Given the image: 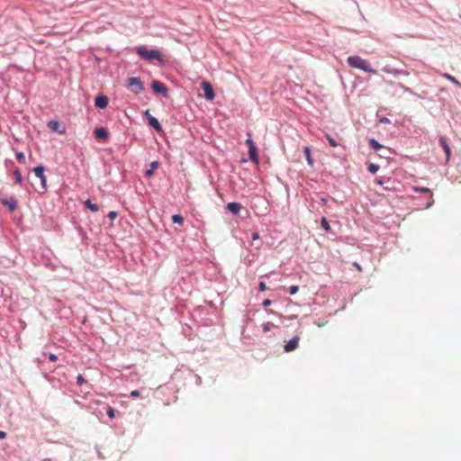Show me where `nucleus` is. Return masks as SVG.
<instances>
[{
  "label": "nucleus",
  "mask_w": 461,
  "mask_h": 461,
  "mask_svg": "<svg viewBox=\"0 0 461 461\" xmlns=\"http://www.w3.org/2000/svg\"><path fill=\"white\" fill-rule=\"evenodd\" d=\"M443 77H444L445 78H447V80H449L450 82H452L453 84H455V85H456V86H460V87H461V83H460V82H458V81L456 80V77H454L453 76H451V75H449V74H444V75H443Z\"/></svg>",
  "instance_id": "obj_22"
},
{
  "label": "nucleus",
  "mask_w": 461,
  "mask_h": 461,
  "mask_svg": "<svg viewBox=\"0 0 461 461\" xmlns=\"http://www.w3.org/2000/svg\"><path fill=\"white\" fill-rule=\"evenodd\" d=\"M16 158L20 163H25V155L23 152L16 154Z\"/></svg>",
  "instance_id": "obj_28"
},
{
  "label": "nucleus",
  "mask_w": 461,
  "mask_h": 461,
  "mask_svg": "<svg viewBox=\"0 0 461 461\" xmlns=\"http://www.w3.org/2000/svg\"><path fill=\"white\" fill-rule=\"evenodd\" d=\"M369 145L373 149L376 151L383 148V146L375 139L369 140Z\"/></svg>",
  "instance_id": "obj_19"
},
{
  "label": "nucleus",
  "mask_w": 461,
  "mask_h": 461,
  "mask_svg": "<svg viewBox=\"0 0 461 461\" xmlns=\"http://www.w3.org/2000/svg\"><path fill=\"white\" fill-rule=\"evenodd\" d=\"M271 303H272V302H271V300H270V299H266V300H264V302H263V303H262V304H263V306L267 307V306H269Z\"/></svg>",
  "instance_id": "obj_36"
},
{
  "label": "nucleus",
  "mask_w": 461,
  "mask_h": 461,
  "mask_svg": "<svg viewBox=\"0 0 461 461\" xmlns=\"http://www.w3.org/2000/svg\"><path fill=\"white\" fill-rule=\"evenodd\" d=\"M259 238V235L258 232H254L253 235H252V239L253 240H258Z\"/></svg>",
  "instance_id": "obj_40"
},
{
  "label": "nucleus",
  "mask_w": 461,
  "mask_h": 461,
  "mask_svg": "<svg viewBox=\"0 0 461 461\" xmlns=\"http://www.w3.org/2000/svg\"><path fill=\"white\" fill-rule=\"evenodd\" d=\"M439 143L446 153L447 161L450 157V148H449L448 144L447 143V140L444 137L439 138Z\"/></svg>",
  "instance_id": "obj_13"
},
{
  "label": "nucleus",
  "mask_w": 461,
  "mask_h": 461,
  "mask_svg": "<svg viewBox=\"0 0 461 461\" xmlns=\"http://www.w3.org/2000/svg\"><path fill=\"white\" fill-rule=\"evenodd\" d=\"M247 135H248V139L246 140V144L248 145L249 149H251V148L255 147V144L251 139V134L249 132Z\"/></svg>",
  "instance_id": "obj_27"
},
{
  "label": "nucleus",
  "mask_w": 461,
  "mask_h": 461,
  "mask_svg": "<svg viewBox=\"0 0 461 461\" xmlns=\"http://www.w3.org/2000/svg\"><path fill=\"white\" fill-rule=\"evenodd\" d=\"M227 209L233 214L237 215L239 214V212H240L241 210V205L238 203H234V202H231V203H229L227 204Z\"/></svg>",
  "instance_id": "obj_11"
},
{
  "label": "nucleus",
  "mask_w": 461,
  "mask_h": 461,
  "mask_svg": "<svg viewBox=\"0 0 461 461\" xmlns=\"http://www.w3.org/2000/svg\"><path fill=\"white\" fill-rule=\"evenodd\" d=\"M49 358L50 361L55 362L58 359V357L55 354H50Z\"/></svg>",
  "instance_id": "obj_37"
},
{
  "label": "nucleus",
  "mask_w": 461,
  "mask_h": 461,
  "mask_svg": "<svg viewBox=\"0 0 461 461\" xmlns=\"http://www.w3.org/2000/svg\"><path fill=\"white\" fill-rule=\"evenodd\" d=\"M48 127L53 131H57L59 130V123L58 121H50L49 123H48Z\"/></svg>",
  "instance_id": "obj_20"
},
{
  "label": "nucleus",
  "mask_w": 461,
  "mask_h": 461,
  "mask_svg": "<svg viewBox=\"0 0 461 461\" xmlns=\"http://www.w3.org/2000/svg\"><path fill=\"white\" fill-rule=\"evenodd\" d=\"M158 167V163L157 161L151 162L150 167L145 172L146 176L150 177Z\"/></svg>",
  "instance_id": "obj_17"
},
{
  "label": "nucleus",
  "mask_w": 461,
  "mask_h": 461,
  "mask_svg": "<svg viewBox=\"0 0 461 461\" xmlns=\"http://www.w3.org/2000/svg\"><path fill=\"white\" fill-rule=\"evenodd\" d=\"M107 415H108L110 418H112V419L114 417V415H115V411L113 410V408L109 407V408L107 409Z\"/></svg>",
  "instance_id": "obj_32"
},
{
  "label": "nucleus",
  "mask_w": 461,
  "mask_h": 461,
  "mask_svg": "<svg viewBox=\"0 0 461 461\" xmlns=\"http://www.w3.org/2000/svg\"><path fill=\"white\" fill-rule=\"evenodd\" d=\"M97 108L104 109L108 105V98L105 95H99L95 100Z\"/></svg>",
  "instance_id": "obj_8"
},
{
  "label": "nucleus",
  "mask_w": 461,
  "mask_h": 461,
  "mask_svg": "<svg viewBox=\"0 0 461 461\" xmlns=\"http://www.w3.org/2000/svg\"><path fill=\"white\" fill-rule=\"evenodd\" d=\"M413 190L417 193H425V194H430V202L428 203V207L431 206L434 203V200L432 198V193L431 191L428 188V187H419V186H414L413 187Z\"/></svg>",
  "instance_id": "obj_12"
},
{
  "label": "nucleus",
  "mask_w": 461,
  "mask_h": 461,
  "mask_svg": "<svg viewBox=\"0 0 461 461\" xmlns=\"http://www.w3.org/2000/svg\"><path fill=\"white\" fill-rule=\"evenodd\" d=\"M172 221H173L174 223L178 224V225H183V223H184V219H183V217H182L181 215H179V214H175V215H173V216H172Z\"/></svg>",
  "instance_id": "obj_21"
},
{
  "label": "nucleus",
  "mask_w": 461,
  "mask_h": 461,
  "mask_svg": "<svg viewBox=\"0 0 461 461\" xmlns=\"http://www.w3.org/2000/svg\"><path fill=\"white\" fill-rule=\"evenodd\" d=\"M3 203L8 207L10 212H13L16 208V201L14 199L3 200Z\"/></svg>",
  "instance_id": "obj_16"
},
{
  "label": "nucleus",
  "mask_w": 461,
  "mask_h": 461,
  "mask_svg": "<svg viewBox=\"0 0 461 461\" xmlns=\"http://www.w3.org/2000/svg\"><path fill=\"white\" fill-rule=\"evenodd\" d=\"M201 87L202 89L203 90L204 92V96L207 100L209 101H212L214 99V91L212 89V86H211V84L209 82H206V81H203L201 83Z\"/></svg>",
  "instance_id": "obj_5"
},
{
  "label": "nucleus",
  "mask_w": 461,
  "mask_h": 461,
  "mask_svg": "<svg viewBox=\"0 0 461 461\" xmlns=\"http://www.w3.org/2000/svg\"><path fill=\"white\" fill-rule=\"evenodd\" d=\"M298 290H299V287L297 285H292L289 287V294L291 295H294L298 292Z\"/></svg>",
  "instance_id": "obj_29"
},
{
  "label": "nucleus",
  "mask_w": 461,
  "mask_h": 461,
  "mask_svg": "<svg viewBox=\"0 0 461 461\" xmlns=\"http://www.w3.org/2000/svg\"><path fill=\"white\" fill-rule=\"evenodd\" d=\"M348 63L351 68H358L366 72H370L373 74H376V70L373 69L370 64L363 59L359 56H349L348 58Z\"/></svg>",
  "instance_id": "obj_1"
},
{
  "label": "nucleus",
  "mask_w": 461,
  "mask_h": 461,
  "mask_svg": "<svg viewBox=\"0 0 461 461\" xmlns=\"http://www.w3.org/2000/svg\"><path fill=\"white\" fill-rule=\"evenodd\" d=\"M303 152H304L307 163L310 166H313V160H312V158L311 157V149H310V148L309 147H305L304 149H303Z\"/></svg>",
  "instance_id": "obj_18"
},
{
  "label": "nucleus",
  "mask_w": 461,
  "mask_h": 461,
  "mask_svg": "<svg viewBox=\"0 0 461 461\" xmlns=\"http://www.w3.org/2000/svg\"><path fill=\"white\" fill-rule=\"evenodd\" d=\"M44 171H45V168L41 165L33 168V172H34L35 176L40 179L41 187L43 189L46 188V184H47V178L44 175Z\"/></svg>",
  "instance_id": "obj_6"
},
{
  "label": "nucleus",
  "mask_w": 461,
  "mask_h": 461,
  "mask_svg": "<svg viewBox=\"0 0 461 461\" xmlns=\"http://www.w3.org/2000/svg\"><path fill=\"white\" fill-rule=\"evenodd\" d=\"M321 201L323 203H326V199H324V198H321Z\"/></svg>",
  "instance_id": "obj_42"
},
{
  "label": "nucleus",
  "mask_w": 461,
  "mask_h": 461,
  "mask_svg": "<svg viewBox=\"0 0 461 461\" xmlns=\"http://www.w3.org/2000/svg\"><path fill=\"white\" fill-rule=\"evenodd\" d=\"M6 438V433L5 431H0V439H4Z\"/></svg>",
  "instance_id": "obj_39"
},
{
  "label": "nucleus",
  "mask_w": 461,
  "mask_h": 461,
  "mask_svg": "<svg viewBox=\"0 0 461 461\" xmlns=\"http://www.w3.org/2000/svg\"><path fill=\"white\" fill-rule=\"evenodd\" d=\"M145 116L148 118L149 124L153 127L158 132L162 131L159 122L149 114V111L145 112Z\"/></svg>",
  "instance_id": "obj_7"
},
{
  "label": "nucleus",
  "mask_w": 461,
  "mask_h": 461,
  "mask_svg": "<svg viewBox=\"0 0 461 461\" xmlns=\"http://www.w3.org/2000/svg\"><path fill=\"white\" fill-rule=\"evenodd\" d=\"M330 145L333 148L338 147L339 143L328 133L325 134Z\"/></svg>",
  "instance_id": "obj_24"
},
{
  "label": "nucleus",
  "mask_w": 461,
  "mask_h": 461,
  "mask_svg": "<svg viewBox=\"0 0 461 461\" xmlns=\"http://www.w3.org/2000/svg\"><path fill=\"white\" fill-rule=\"evenodd\" d=\"M258 287L260 292H264L267 290V285L265 282H260Z\"/></svg>",
  "instance_id": "obj_34"
},
{
  "label": "nucleus",
  "mask_w": 461,
  "mask_h": 461,
  "mask_svg": "<svg viewBox=\"0 0 461 461\" xmlns=\"http://www.w3.org/2000/svg\"><path fill=\"white\" fill-rule=\"evenodd\" d=\"M108 218L110 220H114L116 217H117V212H113V211H111L108 212Z\"/></svg>",
  "instance_id": "obj_33"
},
{
  "label": "nucleus",
  "mask_w": 461,
  "mask_h": 461,
  "mask_svg": "<svg viewBox=\"0 0 461 461\" xmlns=\"http://www.w3.org/2000/svg\"><path fill=\"white\" fill-rule=\"evenodd\" d=\"M138 55L147 60L160 59V52L157 50H148L145 46H139L135 49Z\"/></svg>",
  "instance_id": "obj_2"
},
{
  "label": "nucleus",
  "mask_w": 461,
  "mask_h": 461,
  "mask_svg": "<svg viewBox=\"0 0 461 461\" xmlns=\"http://www.w3.org/2000/svg\"><path fill=\"white\" fill-rule=\"evenodd\" d=\"M300 339H301L299 336H294L293 339L286 341L285 344L284 345V351L289 353L298 348Z\"/></svg>",
  "instance_id": "obj_4"
},
{
  "label": "nucleus",
  "mask_w": 461,
  "mask_h": 461,
  "mask_svg": "<svg viewBox=\"0 0 461 461\" xmlns=\"http://www.w3.org/2000/svg\"><path fill=\"white\" fill-rule=\"evenodd\" d=\"M380 122H381L382 123H384V124H386V123H389V122H390L389 119H388V118H386V117H383V118H381V119H380Z\"/></svg>",
  "instance_id": "obj_38"
},
{
  "label": "nucleus",
  "mask_w": 461,
  "mask_h": 461,
  "mask_svg": "<svg viewBox=\"0 0 461 461\" xmlns=\"http://www.w3.org/2000/svg\"><path fill=\"white\" fill-rule=\"evenodd\" d=\"M14 176L16 183L21 184L23 182V178L19 170H15L14 172Z\"/></svg>",
  "instance_id": "obj_26"
},
{
  "label": "nucleus",
  "mask_w": 461,
  "mask_h": 461,
  "mask_svg": "<svg viewBox=\"0 0 461 461\" xmlns=\"http://www.w3.org/2000/svg\"><path fill=\"white\" fill-rule=\"evenodd\" d=\"M273 326V323L271 322H267L263 325V331L265 333L268 332L270 330H271V327Z\"/></svg>",
  "instance_id": "obj_30"
},
{
  "label": "nucleus",
  "mask_w": 461,
  "mask_h": 461,
  "mask_svg": "<svg viewBox=\"0 0 461 461\" xmlns=\"http://www.w3.org/2000/svg\"><path fill=\"white\" fill-rule=\"evenodd\" d=\"M321 227L326 230L329 231L330 230V223L328 220L325 217H322L321 220Z\"/></svg>",
  "instance_id": "obj_23"
},
{
  "label": "nucleus",
  "mask_w": 461,
  "mask_h": 461,
  "mask_svg": "<svg viewBox=\"0 0 461 461\" xmlns=\"http://www.w3.org/2000/svg\"><path fill=\"white\" fill-rule=\"evenodd\" d=\"M85 206L89 209L90 211L96 212L99 211V207L91 202V200L87 199L84 203Z\"/></svg>",
  "instance_id": "obj_15"
},
{
  "label": "nucleus",
  "mask_w": 461,
  "mask_h": 461,
  "mask_svg": "<svg viewBox=\"0 0 461 461\" xmlns=\"http://www.w3.org/2000/svg\"><path fill=\"white\" fill-rule=\"evenodd\" d=\"M95 136L96 139L106 141L108 140V132L104 127L97 128L95 131Z\"/></svg>",
  "instance_id": "obj_9"
},
{
  "label": "nucleus",
  "mask_w": 461,
  "mask_h": 461,
  "mask_svg": "<svg viewBox=\"0 0 461 461\" xmlns=\"http://www.w3.org/2000/svg\"><path fill=\"white\" fill-rule=\"evenodd\" d=\"M354 265L356 266V267H357L358 270H361V267L357 263H355Z\"/></svg>",
  "instance_id": "obj_41"
},
{
  "label": "nucleus",
  "mask_w": 461,
  "mask_h": 461,
  "mask_svg": "<svg viewBox=\"0 0 461 461\" xmlns=\"http://www.w3.org/2000/svg\"><path fill=\"white\" fill-rule=\"evenodd\" d=\"M129 87H131V92L134 94H140L144 90L143 84L139 77H130L129 78Z\"/></svg>",
  "instance_id": "obj_3"
},
{
  "label": "nucleus",
  "mask_w": 461,
  "mask_h": 461,
  "mask_svg": "<svg viewBox=\"0 0 461 461\" xmlns=\"http://www.w3.org/2000/svg\"><path fill=\"white\" fill-rule=\"evenodd\" d=\"M249 157L252 162H254L256 164L258 163V161H259L258 153V149H257L256 146L251 149H249Z\"/></svg>",
  "instance_id": "obj_14"
},
{
  "label": "nucleus",
  "mask_w": 461,
  "mask_h": 461,
  "mask_svg": "<svg viewBox=\"0 0 461 461\" xmlns=\"http://www.w3.org/2000/svg\"><path fill=\"white\" fill-rule=\"evenodd\" d=\"M151 87L155 92L163 94V95H165L167 91V87L162 83H160L159 81H157V80L152 82Z\"/></svg>",
  "instance_id": "obj_10"
},
{
  "label": "nucleus",
  "mask_w": 461,
  "mask_h": 461,
  "mask_svg": "<svg viewBox=\"0 0 461 461\" xmlns=\"http://www.w3.org/2000/svg\"><path fill=\"white\" fill-rule=\"evenodd\" d=\"M85 382H86V380L83 377V375H78L77 377V384L78 385H82Z\"/></svg>",
  "instance_id": "obj_31"
},
{
  "label": "nucleus",
  "mask_w": 461,
  "mask_h": 461,
  "mask_svg": "<svg viewBox=\"0 0 461 461\" xmlns=\"http://www.w3.org/2000/svg\"><path fill=\"white\" fill-rule=\"evenodd\" d=\"M131 396L133 397V398L139 397L140 396V392L138 390H133V391L131 392Z\"/></svg>",
  "instance_id": "obj_35"
},
{
  "label": "nucleus",
  "mask_w": 461,
  "mask_h": 461,
  "mask_svg": "<svg viewBox=\"0 0 461 461\" xmlns=\"http://www.w3.org/2000/svg\"><path fill=\"white\" fill-rule=\"evenodd\" d=\"M379 170V166L376 164L370 163L368 165V171L372 174L376 173Z\"/></svg>",
  "instance_id": "obj_25"
}]
</instances>
